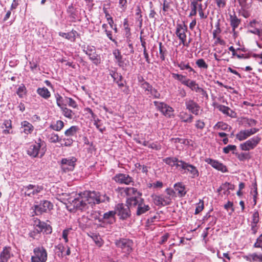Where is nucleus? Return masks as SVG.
<instances>
[{"instance_id":"cd10ccee","label":"nucleus","mask_w":262,"mask_h":262,"mask_svg":"<svg viewBox=\"0 0 262 262\" xmlns=\"http://www.w3.org/2000/svg\"><path fill=\"white\" fill-rule=\"evenodd\" d=\"M64 126V123L61 120H57L55 122H52L50 127L52 129L56 131L61 130Z\"/></svg>"},{"instance_id":"5fc2aeb1","label":"nucleus","mask_w":262,"mask_h":262,"mask_svg":"<svg viewBox=\"0 0 262 262\" xmlns=\"http://www.w3.org/2000/svg\"><path fill=\"white\" fill-rule=\"evenodd\" d=\"M66 103L70 106L73 108H76L77 107L76 102L71 98H66Z\"/></svg>"},{"instance_id":"4be33fe9","label":"nucleus","mask_w":262,"mask_h":262,"mask_svg":"<svg viewBox=\"0 0 262 262\" xmlns=\"http://www.w3.org/2000/svg\"><path fill=\"white\" fill-rule=\"evenodd\" d=\"M21 133L26 135L31 134L34 130V127L30 122L27 121H24L21 122Z\"/></svg>"},{"instance_id":"f03ea898","label":"nucleus","mask_w":262,"mask_h":262,"mask_svg":"<svg viewBox=\"0 0 262 262\" xmlns=\"http://www.w3.org/2000/svg\"><path fill=\"white\" fill-rule=\"evenodd\" d=\"M22 191L24 192L25 195L33 198L42 196L45 191L42 186L33 184L24 186Z\"/></svg>"},{"instance_id":"9d476101","label":"nucleus","mask_w":262,"mask_h":262,"mask_svg":"<svg viewBox=\"0 0 262 262\" xmlns=\"http://www.w3.org/2000/svg\"><path fill=\"white\" fill-rule=\"evenodd\" d=\"M76 159L74 157L62 159L60 162V166L62 170L64 172L73 170L76 165Z\"/></svg>"},{"instance_id":"a18cd8bd","label":"nucleus","mask_w":262,"mask_h":262,"mask_svg":"<svg viewBox=\"0 0 262 262\" xmlns=\"http://www.w3.org/2000/svg\"><path fill=\"white\" fill-rule=\"evenodd\" d=\"M198 6V2L195 1H193L191 3V11L190 13V16H194L196 14V9Z\"/></svg>"},{"instance_id":"5701e85b","label":"nucleus","mask_w":262,"mask_h":262,"mask_svg":"<svg viewBox=\"0 0 262 262\" xmlns=\"http://www.w3.org/2000/svg\"><path fill=\"white\" fill-rule=\"evenodd\" d=\"M90 113L91 114L92 120L94 122V124L101 133H103L105 128L102 127L101 120L97 117V116L93 113L92 110H90Z\"/></svg>"},{"instance_id":"9b49d317","label":"nucleus","mask_w":262,"mask_h":262,"mask_svg":"<svg viewBox=\"0 0 262 262\" xmlns=\"http://www.w3.org/2000/svg\"><path fill=\"white\" fill-rule=\"evenodd\" d=\"M154 104L157 109L166 117H170L173 115V109L165 103L156 101Z\"/></svg>"},{"instance_id":"0e129e2a","label":"nucleus","mask_w":262,"mask_h":262,"mask_svg":"<svg viewBox=\"0 0 262 262\" xmlns=\"http://www.w3.org/2000/svg\"><path fill=\"white\" fill-rule=\"evenodd\" d=\"M254 246L257 248H262V234L257 239Z\"/></svg>"},{"instance_id":"69168bd1","label":"nucleus","mask_w":262,"mask_h":262,"mask_svg":"<svg viewBox=\"0 0 262 262\" xmlns=\"http://www.w3.org/2000/svg\"><path fill=\"white\" fill-rule=\"evenodd\" d=\"M252 224H257L259 222V214L257 212H255L253 214Z\"/></svg>"},{"instance_id":"6ab92c4d","label":"nucleus","mask_w":262,"mask_h":262,"mask_svg":"<svg viewBox=\"0 0 262 262\" xmlns=\"http://www.w3.org/2000/svg\"><path fill=\"white\" fill-rule=\"evenodd\" d=\"M205 162L208 164L211 165L214 168L222 171V172H225L227 171L226 167L222 163H220L219 161L213 160L210 158H207L205 159Z\"/></svg>"},{"instance_id":"13d9d810","label":"nucleus","mask_w":262,"mask_h":262,"mask_svg":"<svg viewBox=\"0 0 262 262\" xmlns=\"http://www.w3.org/2000/svg\"><path fill=\"white\" fill-rule=\"evenodd\" d=\"M141 9L139 8V7H138L136 10V19L138 20V21H139L140 24H141L142 21V15L141 14Z\"/></svg>"},{"instance_id":"f3484780","label":"nucleus","mask_w":262,"mask_h":262,"mask_svg":"<svg viewBox=\"0 0 262 262\" xmlns=\"http://www.w3.org/2000/svg\"><path fill=\"white\" fill-rule=\"evenodd\" d=\"M185 105L186 108L191 113L195 115H199L200 106L193 100H186Z\"/></svg>"},{"instance_id":"393cba45","label":"nucleus","mask_w":262,"mask_h":262,"mask_svg":"<svg viewBox=\"0 0 262 262\" xmlns=\"http://www.w3.org/2000/svg\"><path fill=\"white\" fill-rule=\"evenodd\" d=\"M91 192H94L95 194L94 199L96 200L94 201L93 204H98L100 202H103L105 201H108L109 198L104 195H99V193H97L95 191H91Z\"/></svg>"},{"instance_id":"f8f14e48","label":"nucleus","mask_w":262,"mask_h":262,"mask_svg":"<svg viewBox=\"0 0 262 262\" xmlns=\"http://www.w3.org/2000/svg\"><path fill=\"white\" fill-rule=\"evenodd\" d=\"M115 244L117 247L121 249L123 252L129 253L132 251L133 242L129 239H121L116 241Z\"/></svg>"},{"instance_id":"a19ab883","label":"nucleus","mask_w":262,"mask_h":262,"mask_svg":"<svg viewBox=\"0 0 262 262\" xmlns=\"http://www.w3.org/2000/svg\"><path fill=\"white\" fill-rule=\"evenodd\" d=\"M56 99L57 104L60 108H62L63 107L66 105V104L64 103V101L66 102V100H64L63 98L59 95H57L56 96Z\"/></svg>"},{"instance_id":"bb28decb","label":"nucleus","mask_w":262,"mask_h":262,"mask_svg":"<svg viewBox=\"0 0 262 262\" xmlns=\"http://www.w3.org/2000/svg\"><path fill=\"white\" fill-rule=\"evenodd\" d=\"M113 55L114 56L116 62L119 67H123L124 62L122 60V56L120 52L118 49H115L113 52Z\"/></svg>"},{"instance_id":"473e14b6","label":"nucleus","mask_w":262,"mask_h":262,"mask_svg":"<svg viewBox=\"0 0 262 262\" xmlns=\"http://www.w3.org/2000/svg\"><path fill=\"white\" fill-rule=\"evenodd\" d=\"M27 93V88L24 84H21L19 85L16 90V94L19 98L24 97Z\"/></svg>"},{"instance_id":"bf43d9fd","label":"nucleus","mask_w":262,"mask_h":262,"mask_svg":"<svg viewBox=\"0 0 262 262\" xmlns=\"http://www.w3.org/2000/svg\"><path fill=\"white\" fill-rule=\"evenodd\" d=\"M119 6L122 11H124L127 6V0H119Z\"/></svg>"},{"instance_id":"2f4dec72","label":"nucleus","mask_w":262,"mask_h":262,"mask_svg":"<svg viewBox=\"0 0 262 262\" xmlns=\"http://www.w3.org/2000/svg\"><path fill=\"white\" fill-rule=\"evenodd\" d=\"M217 108L224 114L231 117H233L234 113L229 107L225 105H219L217 106Z\"/></svg>"},{"instance_id":"ea45409f","label":"nucleus","mask_w":262,"mask_h":262,"mask_svg":"<svg viewBox=\"0 0 262 262\" xmlns=\"http://www.w3.org/2000/svg\"><path fill=\"white\" fill-rule=\"evenodd\" d=\"M78 128L76 126H72L65 131L64 134L67 136H73L75 135L77 131Z\"/></svg>"},{"instance_id":"79ce46f5","label":"nucleus","mask_w":262,"mask_h":262,"mask_svg":"<svg viewBox=\"0 0 262 262\" xmlns=\"http://www.w3.org/2000/svg\"><path fill=\"white\" fill-rule=\"evenodd\" d=\"M196 64L199 68L201 69H207L208 68V64L205 62V60L202 59H199L196 61Z\"/></svg>"},{"instance_id":"774afa93","label":"nucleus","mask_w":262,"mask_h":262,"mask_svg":"<svg viewBox=\"0 0 262 262\" xmlns=\"http://www.w3.org/2000/svg\"><path fill=\"white\" fill-rule=\"evenodd\" d=\"M217 6L219 8H224L226 5L225 0H215Z\"/></svg>"},{"instance_id":"c85d7f7f","label":"nucleus","mask_w":262,"mask_h":262,"mask_svg":"<svg viewBox=\"0 0 262 262\" xmlns=\"http://www.w3.org/2000/svg\"><path fill=\"white\" fill-rule=\"evenodd\" d=\"M174 189L181 196H183L186 193L185 188L181 183H178L174 186Z\"/></svg>"},{"instance_id":"052dcab7","label":"nucleus","mask_w":262,"mask_h":262,"mask_svg":"<svg viewBox=\"0 0 262 262\" xmlns=\"http://www.w3.org/2000/svg\"><path fill=\"white\" fill-rule=\"evenodd\" d=\"M166 195L171 200L175 196V192L171 189H167L166 190Z\"/></svg>"},{"instance_id":"f704fd0d","label":"nucleus","mask_w":262,"mask_h":262,"mask_svg":"<svg viewBox=\"0 0 262 262\" xmlns=\"http://www.w3.org/2000/svg\"><path fill=\"white\" fill-rule=\"evenodd\" d=\"M248 137H249V136L246 129L241 130L236 135V139L240 141L245 140Z\"/></svg>"},{"instance_id":"7c9ffc66","label":"nucleus","mask_w":262,"mask_h":262,"mask_svg":"<svg viewBox=\"0 0 262 262\" xmlns=\"http://www.w3.org/2000/svg\"><path fill=\"white\" fill-rule=\"evenodd\" d=\"M245 258L250 261H262V254L253 253L246 256Z\"/></svg>"},{"instance_id":"6e6d98bb","label":"nucleus","mask_w":262,"mask_h":262,"mask_svg":"<svg viewBox=\"0 0 262 262\" xmlns=\"http://www.w3.org/2000/svg\"><path fill=\"white\" fill-rule=\"evenodd\" d=\"M236 149V146L233 145H229L225 147L223 149V151L225 153L228 154L230 151H234Z\"/></svg>"},{"instance_id":"09e8293b","label":"nucleus","mask_w":262,"mask_h":262,"mask_svg":"<svg viewBox=\"0 0 262 262\" xmlns=\"http://www.w3.org/2000/svg\"><path fill=\"white\" fill-rule=\"evenodd\" d=\"M238 159L241 161H243L247 159L250 158V156L249 153L242 152L237 155Z\"/></svg>"},{"instance_id":"423d86ee","label":"nucleus","mask_w":262,"mask_h":262,"mask_svg":"<svg viewBox=\"0 0 262 262\" xmlns=\"http://www.w3.org/2000/svg\"><path fill=\"white\" fill-rule=\"evenodd\" d=\"M34 255L31 257V262H46L47 259V252L42 247L35 248L33 250Z\"/></svg>"},{"instance_id":"4468645a","label":"nucleus","mask_w":262,"mask_h":262,"mask_svg":"<svg viewBox=\"0 0 262 262\" xmlns=\"http://www.w3.org/2000/svg\"><path fill=\"white\" fill-rule=\"evenodd\" d=\"M187 27L184 25L178 24L177 26L176 34L180 40V43L184 46H188V45L186 43Z\"/></svg>"},{"instance_id":"e2e57ef3","label":"nucleus","mask_w":262,"mask_h":262,"mask_svg":"<svg viewBox=\"0 0 262 262\" xmlns=\"http://www.w3.org/2000/svg\"><path fill=\"white\" fill-rule=\"evenodd\" d=\"M149 148L156 149V150H160L161 149V145L156 143H149V145H148Z\"/></svg>"},{"instance_id":"39448f33","label":"nucleus","mask_w":262,"mask_h":262,"mask_svg":"<svg viewBox=\"0 0 262 262\" xmlns=\"http://www.w3.org/2000/svg\"><path fill=\"white\" fill-rule=\"evenodd\" d=\"M177 167L183 170L185 173H188L191 178H195L199 176V172L195 166L183 161H180Z\"/></svg>"},{"instance_id":"de8ad7c7","label":"nucleus","mask_w":262,"mask_h":262,"mask_svg":"<svg viewBox=\"0 0 262 262\" xmlns=\"http://www.w3.org/2000/svg\"><path fill=\"white\" fill-rule=\"evenodd\" d=\"M92 238H93V241L95 243V244L98 246L101 247L102 244V240L101 238L100 237V236H98L96 234L92 236Z\"/></svg>"},{"instance_id":"8fccbe9b","label":"nucleus","mask_w":262,"mask_h":262,"mask_svg":"<svg viewBox=\"0 0 262 262\" xmlns=\"http://www.w3.org/2000/svg\"><path fill=\"white\" fill-rule=\"evenodd\" d=\"M154 203L158 206L164 205V203L163 202V200L162 196L161 195H156L154 198Z\"/></svg>"},{"instance_id":"6e6552de","label":"nucleus","mask_w":262,"mask_h":262,"mask_svg":"<svg viewBox=\"0 0 262 262\" xmlns=\"http://www.w3.org/2000/svg\"><path fill=\"white\" fill-rule=\"evenodd\" d=\"M260 141L261 138L255 136L241 144L239 147L242 150L249 151L254 149Z\"/></svg>"},{"instance_id":"c756f323","label":"nucleus","mask_w":262,"mask_h":262,"mask_svg":"<svg viewBox=\"0 0 262 262\" xmlns=\"http://www.w3.org/2000/svg\"><path fill=\"white\" fill-rule=\"evenodd\" d=\"M37 93L45 99H48L51 96L50 92L48 89L45 87L38 88L37 90Z\"/></svg>"},{"instance_id":"e433bc0d","label":"nucleus","mask_w":262,"mask_h":262,"mask_svg":"<svg viewBox=\"0 0 262 262\" xmlns=\"http://www.w3.org/2000/svg\"><path fill=\"white\" fill-rule=\"evenodd\" d=\"M231 25L234 30L237 28L240 23L239 19L237 18L235 15H230V16Z\"/></svg>"},{"instance_id":"3c124183","label":"nucleus","mask_w":262,"mask_h":262,"mask_svg":"<svg viewBox=\"0 0 262 262\" xmlns=\"http://www.w3.org/2000/svg\"><path fill=\"white\" fill-rule=\"evenodd\" d=\"M205 126V123L203 120H198L195 121V127L200 130H202Z\"/></svg>"},{"instance_id":"f257e3e1","label":"nucleus","mask_w":262,"mask_h":262,"mask_svg":"<svg viewBox=\"0 0 262 262\" xmlns=\"http://www.w3.org/2000/svg\"><path fill=\"white\" fill-rule=\"evenodd\" d=\"M95 196L94 192L89 191L80 193L72 192L67 199V208L70 211H74L77 209H84L88 205H93L94 201L95 200Z\"/></svg>"},{"instance_id":"58836bf2","label":"nucleus","mask_w":262,"mask_h":262,"mask_svg":"<svg viewBox=\"0 0 262 262\" xmlns=\"http://www.w3.org/2000/svg\"><path fill=\"white\" fill-rule=\"evenodd\" d=\"M61 109L62 111V114L64 117L69 119H72L73 118V113L71 110L67 108L66 107H65V106L61 108Z\"/></svg>"},{"instance_id":"aec40b11","label":"nucleus","mask_w":262,"mask_h":262,"mask_svg":"<svg viewBox=\"0 0 262 262\" xmlns=\"http://www.w3.org/2000/svg\"><path fill=\"white\" fill-rule=\"evenodd\" d=\"M185 85L189 87L191 90L195 91L196 93H201L204 95L205 93V91L201 88H200L198 84H197L195 81L188 79L187 82H185Z\"/></svg>"},{"instance_id":"2eb2a0df","label":"nucleus","mask_w":262,"mask_h":262,"mask_svg":"<svg viewBox=\"0 0 262 262\" xmlns=\"http://www.w3.org/2000/svg\"><path fill=\"white\" fill-rule=\"evenodd\" d=\"M129 206L118 204L116 206V213L122 219H125L130 215Z\"/></svg>"},{"instance_id":"864d4df0","label":"nucleus","mask_w":262,"mask_h":262,"mask_svg":"<svg viewBox=\"0 0 262 262\" xmlns=\"http://www.w3.org/2000/svg\"><path fill=\"white\" fill-rule=\"evenodd\" d=\"M204 208V202L203 201H200L199 203L196 205L195 210V214H198L203 210Z\"/></svg>"},{"instance_id":"37998d69","label":"nucleus","mask_w":262,"mask_h":262,"mask_svg":"<svg viewBox=\"0 0 262 262\" xmlns=\"http://www.w3.org/2000/svg\"><path fill=\"white\" fill-rule=\"evenodd\" d=\"M214 128H220L222 130H227L230 129V127L227 124L223 122H218L214 126Z\"/></svg>"},{"instance_id":"72a5a7b5","label":"nucleus","mask_w":262,"mask_h":262,"mask_svg":"<svg viewBox=\"0 0 262 262\" xmlns=\"http://www.w3.org/2000/svg\"><path fill=\"white\" fill-rule=\"evenodd\" d=\"M243 124L246 127H253L257 124V121L253 119L245 118L243 119Z\"/></svg>"},{"instance_id":"7ed1b4c3","label":"nucleus","mask_w":262,"mask_h":262,"mask_svg":"<svg viewBox=\"0 0 262 262\" xmlns=\"http://www.w3.org/2000/svg\"><path fill=\"white\" fill-rule=\"evenodd\" d=\"M128 205L131 208L137 207L136 214L140 215L150 209L148 205L144 203L143 199L134 198L128 201Z\"/></svg>"},{"instance_id":"c9c22d12","label":"nucleus","mask_w":262,"mask_h":262,"mask_svg":"<svg viewBox=\"0 0 262 262\" xmlns=\"http://www.w3.org/2000/svg\"><path fill=\"white\" fill-rule=\"evenodd\" d=\"M180 161L176 158H166L163 159L165 163L171 166H176L177 167V164L180 163Z\"/></svg>"},{"instance_id":"b1692460","label":"nucleus","mask_w":262,"mask_h":262,"mask_svg":"<svg viewBox=\"0 0 262 262\" xmlns=\"http://www.w3.org/2000/svg\"><path fill=\"white\" fill-rule=\"evenodd\" d=\"M116 213L115 211H110L103 214V219L106 222L112 224L115 222V215Z\"/></svg>"},{"instance_id":"c03bdc74","label":"nucleus","mask_w":262,"mask_h":262,"mask_svg":"<svg viewBox=\"0 0 262 262\" xmlns=\"http://www.w3.org/2000/svg\"><path fill=\"white\" fill-rule=\"evenodd\" d=\"M255 25V29L254 31H251L254 33H256L258 35L260 39L262 40V28H259L258 27L260 26L259 23L254 21L253 23Z\"/></svg>"},{"instance_id":"dca6fc26","label":"nucleus","mask_w":262,"mask_h":262,"mask_svg":"<svg viewBox=\"0 0 262 262\" xmlns=\"http://www.w3.org/2000/svg\"><path fill=\"white\" fill-rule=\"evenodd\" d=\"M84 51L94 63L98 64L100 63V56L96 53L95 48L94 46H88L85 49H84Z\"/></svg>"},{"instance_id":"4d7b16f0","label":"nucleus","mask_w":262,"mask_h":262,"mask_svg":"<svg viewBox=\"0 0 262 262\" xmlns=\"http://www.w3.org/2000/svg\"><path fill=\"white\" fill-rule=\"evenodd\" d=\"M72 228H68L64 229L62 232V237L64 239L66 243L68 242V236Z\"/></svg>"},{"instance_id":"1a4fd4ad","label":"nucleus","mask_w":262,"mask_h":262,"mask_svg":"<svg viewBox=\"0 0 262 262\" xmlns=\"http://www.w3.org/2000/svg\"><path fill=\"white\" fill-rule=\"evenodd\" d=\"M35 214H41L44 212H47L53 208V204L47 200L41 201L39 204L33 206Z\"/></svg>"},{"instance_id":"ddd939ff","label":"nucleus","mask_w":262,"mask_h":262,"mask_svg":"<svg viewBox=\"0 0 262 262\" xmlns=\"http://www.w3.org/2000/svg\"><path fill=\"white\" fill-rule=\"evenodd\" d=\"M113 180L118 183L130 185L134 183L133 179L127 174L118 173L113 178Z\"/></svg>"},{"instance_id":"412c9836","label":"nucleus","mask_w":262,"mask_h":262,"mask_svg":"<svg viewBox=\"0 0 262 262\" xmlns=\"http://www.w3.org/2000/svg\"><path fill=\"white\" fill-rule=\"evenodd\" d=\"M12 255L11 248L5 247L0 254V262H7Z\"/></svg>"},{"instance_id":"49530a36","label":"nucleus","mask_w":262,"mask_h":262,"mask_svg":"<svg viewBox=\"0 0 262 262\" xmlns=\"http://www.w3.org/2000/svg\"><path fill=\"white\" fill-rule=\"evenodd\" d=\"M59 34L60 36L65 37L66 38H67L69 40H70L71 41H74L75 39L73 33H63V32H60L59 33Z\"/></svg>"},{"instance_id":"a878e982","label":"nucleus","mask_w":262,"mask_h":262,"mask_svg":"<svg viewBox=\"0 0 262 262\" xmlns=\"http://www.w3.org/2000/svg\"><path fill=\"white\" fill-rule=\"evenodd\" d=\"M179 117L184 122H191L193 119V116L185 112H181L179 115Z\"/></svg>"},{"instance_id":"603ef678","label":"nucleus","mask_w":262,"mask_h":262,"mask_svg":"<svg viewBox=\"0 0 262 262\" xmlns=\"http://www.w3.org/2000/svg\"><path fill=\"white\" fill-rule=\"evenodd\" d=\"M49 139L51 142L56 143L59 141V136L56 134L52 133L49 136Z\"/></svg>"},{"instance_id":"0eeeda50","label":"nucleus","mask_w":262,"mask_h":262,"mask_svg":"<svg viewBox=\"0 0 262 262\" xmlns=\"http://www.w3.org/2000/svg\"><path fill=\"white\" fill-rule=\"evenodd\" d=\"M119 191L120 194L123 196L127 197L126 203L128 204V201L132 198H141V194L137 191V189L134 187H122L119 188Z\"/></svg>"},{"instance_id":"4c0bfd02","label":"nucleus","mask_w":262,"mask_h":262,"mask_svg":"<svg viewBox=\"0 0 262 262\" xmlns=\"http://www.w3.org/2000/svg\"><path fill=\"white\" fill-rule=\"evenodd\" d=\"M172 77L177 79L178 80H179L182 82V84L185 85V82H187V80L188 79H186L185 76H183L181 74H176V73H172Z\"/></svg>"},{"instance_id":"a211bd4d","label":"nucleus","mask_w":262,"mask_h":262,"mask_svg":"<svg viewBox=\"0 0 262 262\" xmlns=\"http://www.w3.org/2000/svg\"><path fill=\"white\" fill-rule=\"evenodd\" d=\"M35 229L37 232H46L47 233L51 232V227L47 225L43 222H41L39 220L35 221Z\"/></svg>"},{"instance_id":"338daca9","label":"nucleus","mask_w":262,"mask_h":262,"mask_svg":"<svg viewBox=\"0 0 262 262\" xmlns=\"http://www.w3.org/2000/svg\"><path fill=\"white\" fill-rule=\"evenodd\" d=\"M150 94L154 96V98H159L160 96V93L155 89L151 88L150 90Z\"/></svg>"},{"instance_id":"680f3d73","label":"nucleus","mask_w":262,"mask_h":262,"mask_svg":"<svg viewBox=\"0 0 262 262\" xmlns=\"http://www.w3.org/2000/svg\"><path fill=\"white\" fill-rule=\"evenodd\" d=\"M161 196H162L163 202L164 203V205H169L171 203V200L166 194Z\"/></svg>"},{"instance_id":"20e7f679","label":"nucleus","mask_w":262,"mask_h":262,"mask_svg":"<svg viewBox=\"0 0 262 262\" xmlns=\"http://www.w3.org/2000/svg\"><path fill=\"white\" fill-rule=\"evenodd\" d=\"M46 152V148L43 141L40 139L38 142L30 145L28 149V154L33 157H42Z\"/></svg>"}]
</instances>
